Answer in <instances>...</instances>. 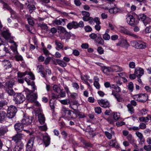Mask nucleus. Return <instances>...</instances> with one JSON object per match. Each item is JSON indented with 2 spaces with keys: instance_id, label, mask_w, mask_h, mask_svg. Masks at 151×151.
I'll return each instance as SVG.
<instances>
[{
  "instance_id": "nucleus-1",
  "label": "nucleus",
  "mask_w": 151,
  "mask_h": 151,
  "mask_svg": "<svg viewBox=\"0 0 151 151\" xmlns=\"http://www.w3.org/2000/svg\"><path fill=\"white\" fill-rule=\"evenodd\" d=\"M34 91L35 90H30L27 88H26L22 93H16L14 95L13 98L15 104H20L26 99L28 102H34L37 98V94L34 93Z\"/></svg>"
},
{
  "instance_id": "nucleus-2",
  "label": "nucleus",
  "mask_w": 151,
  "mask_h": 151,
  "mask_svg": "<svg viewBox=\"0 0 151 151\" xmlns=\"http://www.w3.org/2000/svg\"><path fill=\"white\" fill-rule=\"evenodd\" d=\"M3 27L1 23V35L3 37L5 40V43L3 44V42L1 40V45L3 44L4 45H8V41L9 40L12 36H11V33L8 28L6 27H4L2 29H1Z\"/></svg>"
},
{
  "instance_id": "nucleus-3",
  "label": "nucleus",
  "mask_w": 151,
  "mask_h": 151,
  "mask_svg": "<svg viewBox=\"0 0 151 151\" xmlns=\"http://www.w3.org/2000/svg\"><path fill=\"white\" fill-rule=\"evenodd\" d=\"M14 84V82L11 80L7 81L4 85L1 82V88H4L9 95L14 96L16 93L12 88Z\"/></svg>"
},
{
  "instance_id": "nucleus-4",
  "label": "nucleus",
  "mask_w": 151,
  "mask_h": 151,
  "mask_svg": "<svg viewBox=\"0 0 151 151\" xmlns=\"http://www.w3.org/2000/svg\"><path fill=\"white\" fill-rule=\"evenodd\" d=\"M130 43L132 47L137 49H145L147 47L146 43L141 40L132 41Z\"/></svg>"
},
{
  "instance_id": "nucleus-5",
  "label": "nucleus",
  "mask_w": 151,
  "mask_h": 151,
  "mask_svg": "<svg viewBox=\"0 0 151 151\" xmlns=\"http://www.w3.org/2000/svg\"><path fill=\"white\" fill-rule=\"evenodd\" d=\"M62 114L63 116L68 119L76 118L75 112L70 110L67 109L66 108L64 109L62 111Z\"/></svg>"
},
{
  "instance_id": "nucleus-6",
  "label": "nucleus",
  "mask_w": 151,
  "mask_h": 151,
  "mask_svg": "<svg viewBox=\"0 0 151 151\" xmlns=\"http://www.w3.org/2000/svg\"><path fill=\"white\" fill-rule=\"evenodd\" d=\"M89 37L92 39H95V42L98 44L101 45L104 44V41L100 34H99L97 36V34L92 33L89 35Z\"/></svg>"
},
{
  "instance_id": "nucleus-7",
  "label": "nucleus",
  "mask_w": 151,
  "mask_h": 151,
  "mask_svg": "<svg viewBox=\"0 0 151 151\" xmlns=\"http://www.w3.org/2000/svg\"><path fill=\"white\" fill-rule=\"evenodd\" d=\"M8 118L11 119L14 117L17 111V108L14 106L11 105L8 107L7 110Z\"/></svg>"
},
{
  "instance_id": "nucleus-8",
  "label": "nucleus",
  "mask_w": 151,
  "mask_h": 151,
  "mask_svg": "<svg viewBox=\"0 0 151 151\" xmlns=\"http://www.w3.org/2000/svg\"><path fill=\"white\" fill-rule=\"evenodd\" d=\"M134 99L137 98L136 100L140 102L144 103L147 100L148 96L146 93H140L134 96Z\"/></svg>"
},
{
  "instance_id": "nucleus-9",
  "label": "nucleus",
  "mask_w": 151,
  "mask_h": 151,
  "mask_svg": "<svg viewBox=\"0 0 151 151\" xmlns=\"http://www.w3.org/2000/svg\"><path fill=\"white\" fill-rule=\"evenodd\" d=\"M34 117L32 116H30L26 114H24L23 118L22 119L21 122L24 125L27 126L30 124L32 121Z\"/></svg>"
},
{
  "instance_id": "nucleus-10",
  "label": "nucleus",
  "mask_w": 151,
  "mask_h": 151,
  "mask_svg": "<svg viewBox=\"0 0 151 151\" xmlns=\"http://www.w3.org/2000/svg\"><path fill=\"white\" fill-rule=\"evenodd\" d=\"M3 95V93H1V110H5L6 111L8 107L7 105L8 102L6 100H5L3 98H2Z\"/></svg>"
},
{
  "instance_id": "nucleus-11",
  "label": "nucleus",
  "mask_w": 151,
  "mask_h": 151,
  "mask_svg": "<svg viewBox=\"0 0 151 151\" xmlns=\"http://www.w3.org/2000/svg\"><path fill=\"white\" fill-rule=\"evenodd\" d=\"M24 144L22 141H18L15 143V145L13 149L14 151H23Z\"/></svg>"
},
{
  "instance_id": "nucleus-12",
  "label": "nucleus",
  "mask_w": 151,
  "mask_h": 151,
  "mask_svg": "<svg viewBox=\"0 0 151 151\" xmlns=\"http://www.w3.org/2000/svg\"><path fill=\"white\" fill-rule=\"evenodd\" d=\"M98 103L101 107L104 108H109L110 107V103L106 99L98 100Z\"/></svg>"
},
{
  "instance_id": "nucleus-13",
  "label": "nucleus",
  "mask_w": 151,
  "mask_h": 151,
  "mask_svg": "<svg viewBox=\"0 0 151 151\" xmlns=\"http://www.w3.org/2000/svg\"><path fill=\"white\" fill-rule=\"evenodd\" d=\"M53 64L55 65H57L58 64L60 66L64 67L67 66V63L62 60L59 59H56V61L55 60V59L53 57L51 58Z\"/></svg>"
},
{
  "instance_id": "nucleus-14",
  "label": "nucleus",
  "mask_w": 151,
  "mask_h": 151,
  "mask_svg": "<svg viewBox=\"0 0 151 151\" xmlns=\"http://www.w3.org/2000/svg\"><path fill=\"white\" fill-rule=\"evenodd\" d=\"M24 126L21 122H17L15 124L14 128L17 132L22 133L23 130Z\"/></svg>"
},
{
  "instance_id": "nucleus-15",
  "label": "nucleus",
  "mask_w": 151,
  "mask_h": 151,
  "mask_svg": "<svg viewBox=\"0 0 151 151\" xmlns=\"http://www.w3.org/2000/svg\"><path fill=\"white\" fill-rule=\"evenodd\" d=\"M134 13H135L134 12H133L132 15H129L127 18H126L127 23L131 26L134 25L135 22V19L134 17L136 16H134Z\"/></svg>"
},
{
  "instance_id": "nucleus-16",
  "label": "nucleus",
  "mask_w": 151,
  "mask_h": 151,
  "mask_svg": "<svg viewBox=\"0 0 151 151\" xmlns=\"http://www.w3.org/2000/svg\"><path fill=\"white\" fill-rule=\"evenodd\" d=\"M134 16H136V17H137V19L139 20H140L141 19L142 21L143 22H144L145 21V22H144V23L145 26L149 23V22L146 21H147L146 16L144 14H140L138 16L135 13H134Z\"/></svg>"
},
{
  "instance_id": "nucleus-17",
  "label": "nucleus",
  "mask_w": 151,
  "mask_h": 151,
  "mask_svg": "<svg viewBox=\"0 0 151 151\" xmlns=\"http://www.w3.org/2000/svg\"><path fill=\"white\" fill-rule=\"evenodd\" d=\"M0 2L1 4L3 5V9H6L8 10L11 15H14L15 14V12L9 6L7 3L4 2L1 0Z\"/></svg>"
},
{
  "instance_id": "nucleus-18",
  "label": "nucleus",
  "mask_w": 151,
  "mask_h": 151,
  "mask_svg": "<svg viewBox=\"0 0 151 151\" xmlns=\"http://www.w3.org/2000/svg\"><path fill=\"white\" fill-rule=\"evenodd\" d=\"M23 134L22 133L17 132V134L14 136L12 137V140L14 141L15 143H17L18 141H22Z\"/></svg>"
},
{
  "instance_id": "nucleus-19",
  "label": "nucleus",
  "mask_w": 151,
  "mask_h": 151,
  "mask_svg": "<svg viewBox=\"0 0 151 151\" xmlns=\"http://www.w3.org/2000/svg\"><path fill=\"white\" fill-rule=\"evenodd\" d=\"M101 70L104 74L107 76H110L112 74L111 67L105 66H101Z\"/></svg>"
},
{
  "instance_id": "nucleus-20",
  "label": "nucleus",
  "mask_w": 151,
  "mask_h": 151,
  "mask_svg": "<svg viewBox=\"0 0 151 151\" xmlns=\"http://www.w3.org/2000/svg\"><path fill=\"white\" fill-rule=\"evenodd\" d=\"M144 70L141 68H135L134 73L136 76L141 77L144 74Z\"/></svg>"
},
{
  "instance_id": "nucleus-21",
  "label": "nucleus",
  "mask_w": 151,
  "mask_h": 151,
  "mask_svg": "<svg viewBox=\"0 0 151 151\" xmlns=\"http://www.w3.org/2000/svg\"><path fill=\"white\" fill-rule=\"evenodd\" d=\"M1 61H2V65L4 68L5 69H7L12 67L11 63L9 60L4 59L3 60H1Z\"/></svg>"
},
{
  "instance_id": "nucleus-22",
  "label": "nucleus",
  "mask_w": 151,
  "mask_h": 151,
  "mask_svg": "<svg viewBox=\"0 0 151 151\" xmlns=\"http://www.w3.org/2000/svg\"><path fill=\"white\" fill-rule=\"evenodd\" d=\"M77 22L73 21L68 23L67 25V27L69 30H71L73 28L76 29L77 28Z\"/></svg>"
},
{
  "instance_id": "nucleus-23",
  "label": "nucleus",
  "mask_w": 151,
  "mask_h": 151,
  "mask_svg": "<svg viewBox=\"0 0 151 151\" xmlns=\"http://www.w3.org/2000/svg\"><path fill=\"white\" fill-rule=\"evenodd\" d=\"M6 111H1V123H4L5 122L7 117L8 118V114H7Z\"/></svg>"
},
{
  "instance_id": "nucleus-24",
  "label": "nucleus",
  "mask_w": 151,
  "mask_h": 151,
  "mask_svg": "<svg viewBox=\"0 0 151 151\" xmlns=\"http://www.w3.org/2000/svg\"><path fill=\"white\" fill-rule=\"evenodd\" d=\"M43 141L45 147L48 146L50 144V138L48 136H45L43 137Z\"/></svg>"
},
{
  "instance_id": "nucleus-25",
  "label": "nucleus",
  "mask_w": 151,
  "mask_h": 151,
  "mask_svg": "<svg viewBox=\"0 0 151 151\" xmlns=\"http://www.w3.org/2000/svg\"><path fill=\"white\" fill-rule=\"evenodd\" d=\"M122 75V73H117L116 76H115L114 78V79H116L118 80L117 81H116L117 83L116 85L119 86H120L122 84V82L121 81V77Z\"/></svg>"
},
{
  "instance_id": "nucleus-26",
  "label": "nucleus",
  "mask_w": 151,
  "mask_h": 151,
  "mask_svg": "<svg viewBox=\"0 0 151 151\" xmlns=\"http://www.w3.org/2000/svg\"><path fill=\"white\" fill-rule=\"evenodd\" d=\"M66 19L60 18L59 19H56L53 21L52 22L53 24L56 25H60L63 22L65 23V20H67Z\"/></svg>"
},
{
  "instance_id": "nucleus-27",
  "label": "nucleus",
  "mask_w": 151,
  "mask_h": 151,
  "mask_svg": "<svg viewBox=\"0 0 151 151\" xmlns=\"http://www.w3.org/2000/svg\"><path fill=\"white\" fill-rule=\"evenodd\" d=\"M28 3H29L28 2ZM27 8L29 9V13L30 14H32L33 11H35L36 9V7L33 4H31V3H28V4L27 6Z\"/></svg>"
},
{
  "instance_id": "nucleus-28",
  "label": "nucleus",
  "mask_w": 151,
  "mask_h": 151,
  "mask_svg": "<svg viewBox=\"0 0 151 151\" xmlns=\"http://www.w3.org/2000/svg\"><path fill=\"white\" fill-rule=\"evenodd\" d=\"M122 47L126 49H127L128 47L130 46V44L126 39H123L122 41Z\"/></svg>"
},
{
  "instance_id": "nucleus-29",
  "label": "nucleus",
  "mask_w": 151,
  "mask_h": 151,
  "mask_svg": "<svg viewBox=\"0 0 151 151\" xmlns=\"http://www.w3.org/2000/svg\"><path fill=\"white\" fill-rule=\"evenodd\" d=\"M8 131L7 126L1 125V136L4 135Z\"/></svg>"
},
{
  "instance_id": "nucleus-30",
  "label": "nucleus",
  "mask_w": 151,
  "mask_h": 151,
  "mask_svg": "<svg viewBox=\"0 0 151 151\" xmlns=\"http://www.w3.org/2000/svg\"><path fill=\"white\" fill-rule=\"evenodd\" d=\"M111 69L112 73L113 72H116L121 71L122 70V68L119 66L117 65H115L112 66L111 67Z\"/></svg>"
},
{
  "instance_id": "nucleus-31",
  "label": "nucleus",
  "mask_w": 151,
  "mask_h": 151,
  "mask_svg": "<svg viewBox=\"0 0 151 151\" xmlns=\"http://www.w3.org/2000/svg\"><path fill=\"white\" fill-rule=\"evenodd\" d=\"M119 32L122 33L129 35L130 31L124 28V27L121 26Z\"/></svg>"
},
{
  "instance_id": "nucleus-32",
  "label": "nucleus",
  "mask_w": 151,
  "mask_h": 151,
  "mask_svg": "<svg viewBox=\"0 0 151 151\" xmlns=\"http://www.w3.org/2000/svg\"><path fill=\"white\" fill-rule=\"evenodd\" d=\"M119 32L122 33L129 35L130 31L124 28V27L121 26Z\"/></svg>"
},
{
  "instance_id": "nucleus-33",
  "label": "nucleus",
  "mask_w": 151,
  "mask_h": 151,
  "mask_svg": "<svg viewBox=\"0 0 151 151\" xmlns=\"http://www.w3.org/2000/svg\"><path fill=\"white\" fill-rule=\"evenodd\" d=\"M81 142L85 145L83 147L84 148H87L88 147H93V145L91 144L89 142H87L86 140L84 139L82 140Z\"/></svg>"
},
{
  "instance_id": "nucleus-34",
  "label": "nucleus",
  "mask_w": 151,
  "mask_h": 151,
  "mask_svg": "<svg viewBox=\"0 0 151 151\" xmlns=\"http://www.w3.org/2000/svg\"><path fill=\"white\" fill-rule=\"evenodd\" d=\"M76 116V118L78 116L80 118H83L86 117V116L83 113L80 112L79 111L75 112Z\"/></svg>"
},
{
  "instance_id": "nucleus-35",
  "label": "nucleus",
  "mask_w": 151,
  "mask_h": 151,
  "mask_svg": "<svg viewBox=\"0 0 151 151\" xmlns=\"http://www.w3.org/2000/svg\"><path fill=\"white\" fill-rule=\"evenodd\" d=\"M35 137L34 136L31 137L28 140L26 145H30L33 147Z\"/></svg>"
},
{
  "instance_id": "nucleus-36",
  "label": "nucleus",
  "mask_w": 151,
  "mask_h": 151,
  "mask_svg": "<svg viewBox=\"0 0 151 151\" xmlns=\"http://www.w3.org/2000/svg\"><path fill=\"white\" fill-rule=\"evenodd\" d=\"M27 73L28 72L27 71H26L24 72H21L20 71H19L17 73V77L22 78L23 77L25 76L27 74Z\"/></svg>"
},
{
  "instance_id": "nucleus-37",
  "label": "nucleus",
  "mask_w": 151,
  "mask_h": 151,
  "mask_svg": "<svg viewBox=\"0 0 151 151\" xmlns=\"http://www.w3.org/2000/svg\"><path fill=\"white\" fill-rule=\"evenodd\" d=\"M49 105L52 111H54L55 108L54 101L52 99H50L49 102Z\"/></svg>"
},
{
  "instance_id": "nucleus-38",
  "label": "nucleus",
  "mask_w": 151,
  "mask_h": 151,
  "mask_svg": "<svg viewBox=\"0 0 151 151\" xmlns=\"http://www.w3.org/2000/svg\"><path fill=\"white\" fill-rule=\"evenodd\" d=\"M111 116H113V119L116 121L118 120L120 117V116L117 115V113H115L114 112L112 113V114H111Z\"/></svg>"
},
{
  "instance_id": "nucleus-39",
  "label": "nucleus",
  "mask_w": 151,
  "mask_h": 151,
  "mask_svg": "<svg viewBox=\"0 0 151 151\" xmlns=\"http://www.w3.org/2000/svg\"><path fill=\"white\" fill-rule=\"evenodd\" d=\"M53 88V90L56 92L58 93L60 91V88L57 85L55 84L54 85Z\"/></svg>"
},
{
  "instance_id": "nucleus-40",
  "label": "nucleus",
  "mask_w": 151,
  "mask_h": 151,
  "mask_svg": "<svg viewBox=\"0 0 151 151\" xmlns=\"http://www.w3.org/2000/svg\"><path fill=\"white\" fill-rule=\"evenodd\" d=\"M127 107L128 108L129 111L130 112V113L131 114L134 112L133 107L130 104H128L127 105Z\"/></svg>"
},
{
  "instance_id": "nucleus-41",
  "label": "nucleus",
  "mask_w": 151,
  "mask_h": 151,
  "mask_svg": "<svg viewBox=\"0 0 151 151\" xmlns=\"http://www.w3.org/2000/svg\"><path fill=\"white\" fill-rule=\"evenodd\" d=\"M134 88L133 84L132 82H129L128 85V89L130 92H132L133 91Z\"/></svg>"
},
{
  "instance_id": "nucleus-42",
  "label": "nucleus",
  "mask_w": 151,
  "mask_h": 151,
  "mask_svg": "<svg viewBox=\"0 0 151 151\" xmlns=\"http://www.w3.org/2000/svg\"><path fill=\"white\" fill-rule=\"evenodd\" d=\"M65 36L68 39H69L70 38L71 36H73V37L75 36V35L72 33H70V32H68L66 31L64 34Z\"/></svg>"
},
{
  "instance_id": "nucleus-43",
  "label": "nucleus",
  "mask_w": 151,
  "mask_h": 151,
  "mask_svg": "<svg viewBox=\"0 0 151 151\" xmlns=\"http://www.w3.org/2000/svg\"><path fill=\"white\" fill-rule=\"evenodd\" d=\"M58 29L60 31V33L63 34H64L67 31L65 28L62 26H58Z\"/></svg>"
},
{
  "instance_id": "nucleus-44",
  "label": "nucleus",
  "mask_w": 151,
  "mask_h": 151,
  "mask_svg": "<svg viewBox=\"0 0 151 151\" xmlns=\"http://www.w3.org/2000/svg\"><path fill=\"white\" fill-rule=\"evenodd\" d=\"M60 102L62 104L64 105H67L70 104V101L69 99L61 100Z\"/></svg>"
},
{
  "instance_id": "nucleus-45",
  "label": "nucleus",
  "mask_w": 151,
  "mask_h": 151,
  "mask_svg": "<svg viewBox=\"0 0 151 151\" xmlns=\"http://www.w3.org/2000/svg\"><path fill=\"white\" fill-rule=\"evenodd\" d=\"M1 150L4 151H7L8 150V148L5 145H4L3 143L1 141Z\"/></svg>"
},
{
  "instance_id": "nucleus-46",
  "label": "nucleus",
  "mask_w": 151,
  "mask_h": 151,
  "mask_svg": "<svg viewBox=\"0 0 151 151\" xmlns=\"http://www.w3.org/2000/svg\"><path fill=\"white\" fill-rule=\"evenodd\" d=\"M106 120L110 124L112 125L114 124V122H116V121H115L113 119H112L110 117H109L107 118L106 119Z\"/></svg>"
},
{
  "instance_id": "nucleus-47",
  "label": "nucleus",
  "mask_w": 151,
  "mask_h": 151,
  "mask_svg": "<svg viewBox=\"0 0 151 151\" xmlns=\"http://www.w3.org/2000/svg\"><path fill=\"white\" fill-rule=\"evenodd\" d=\"M15 38L14 37H11V38L8 41V42H9L10 43L13 44V45L15 47H17V45L15 42L14 41V38Z\"/></svg>"
},
{
  "instance_id": "nucleus-48",
  "label": "nucleus",
  "mask_w": 151,
  "mask_h": 151,
  "mask_svg": "<svg viewBox=\"0 0 151 151\" xmlns=\"http://www.w3.org/2000/svg\"><path fill=\"white\" fill-rule=\"evenodd\" d=\"M103 38L106 40H108L110 39V36L109 35L106 33H105L103 35Z\"/></svg>"
},
{
  "instance_id": "nucleus-49",
  "label": "nucleus",
  "mask_w": 151,
  "mask_h": 151,
  "mask_svg": "<svg viewBox=\"0 0 151 151\" xmlns=\"http://www.w3.org/2000/svg\"><path fill=\"white\" fill-rule=\"evenodd\" d=\"M84 29L86 32H91L92 30V28L89 25L85 26L84 27Z\"/></svg>"
},
{
  "instance_id": "nucleus-50",
  "label": "nucleus",
  "mask_w": 151,
  "mask_h": 151,
  "mask_svg": "<svg viewBox=\"0 0 151 151\" xmlns=\"http://www.w3.org/2000/svg\"><path fill=\"white\" fill-rule=\"evenodd\" d=\"M81 12L82 15L84 16L83 17H90V13L88 12L83 11Z\"/></svg>"
},
{
  "instance_id": "nucleus-51",
  "label": "nucleus",
  "mask_w": 151,
  "mask_h": 151,
  "mask_svg": "<svg viewBox=\"0 0 151 151\" xmlns=\"http://www.w3.org/2000/svg\"><path fill=\"white\" fill-rule=\"evenodd\" d=\"M70 108L73 109L74 112H77V111H78V106H77L70 104Z\"/></svg>"
},
{
  "instance_id": "nucleus-52",
  "label": "nucleus",
  "mask_w": 151,
  "mask_h": 151,
  "mask_svg": "<svg viewBox=\"0 0 151 151\" xmlns=\"http://www.w3.org/2000/svg\"><path fill=\"white\" fill-rule=\"evenodd\" d=\"M51 59V58L50 57L48 56L46 58L45 60H44V63L46 65H48L50 61V60Z\"/></svg>"
},
{
  "instance_id": "nucleus-53",
  "label": "nucleus",
  "mask_w": 151,
  "mask_h": 151,
  "mask_svg": "<svg viewBox=\"0 0 151 151\" xmlns=\"http://www.w3.org/2000/svg\"><path fill=\"white\" fill-rule=\"evenodd\" d=\"M95 111L98 114H100L101 112V109L100 107L97 106L95 108Z\"/></svg>"
},
{
  "instance_id": "nucleus-54",
  "label": "nucleus",
  "mask_w": 151,
  "mask_h": 151,
  "mask_svg": "<svg viewBox=\"0 0 151 151\" xmlns=\"http://www.w3.org/2000/svg\"><path fill=\"white\" fill-rule=\"evenodd\" d=\"M43 52L46 56L50 55V53L46 48H44L43 49Z\"/></svg>"
},
{
  "instance_id": "nucleus-55",
  "label": "nucleus",
  "mask_w": 151,
  "mask_h": 151,
  "mask_svg": "<svg viewBox=\"0 0 151 151\" xmlns=\"http://www.w3.org/2000/svg\"><path fill=\"white\" fill-rule=\"evenodd\" d=\"M15 58L16 60L17 61H22L23 60L22 57L21 55H16L15 56Z\"/></svg>"
},
{
  "instance_id": "nucleus-56",
  "label": "nucleus",
  "mask_w": 151,
  "mask_h": 151,
  "mask_svg": "<svg viewBox=\"0 0 151 151\" xmlns=\"http://www.w3.org/2000/svg\"><path fill=\"white\" fill-rule=\"evenodd\" d=\"M97 51L101 55L104 53V50L101 47H98Z\"/></svg>"
},
{
  "instance_id": "nucleus-57",
  "label": "nucleus",
  "mask_w": 151,
  "mask_h": 151,
  "mask_svg": "<svg viewBox=\"0 0 151 151\" xmlns=\"http://www.w3.org/2000/svg\"><path fill=\"white\" fill-rule=\"evenodd\" d=\"M27 21L29 24L33 26L34 24V21L30 17H28L27 18Z\"/></svg>"
},
{
  "instance_id": "nucleus-58",
  "label": "nucleus",
  "mask_w": 151,
  "mask_h": 151,
  "mask_svg": "<svg viewBox=\"0 0 151 151\" xmlns=\"http://www.w3.org/2000/svg\"><path fill=\"white\" fill-rule=\"evenodd\" d=\"M145 33L146 34L151 32V26L147 27L145 29Z\"/></svg>"
},
{
  "instance_id": "nucleus-59",
  "label": "nucleus",
  "mask_w": 151,
  "mask_h": 151,
  "mask_svg": "<svg viewBox=\"0 0 151 151\" xmlns=\"http://www.w3.org/2000/svg\"><path fill=\"white\" fill-rule=\"evenodd\" d=\"M144 148L147 151H150L151 150V145H145Z\"/></svg>"
},
{
  "instance_id": "nucleus-60",
  "label": "nucleus",
  "mask_w": 151,
  "mask_h": 151,
  "mask_svg": "<svg viewBox=\"0 0 151 151\" xmlns=\"http://www.w3.org/2000/svg\"><path fill=\"white\" fill-rule=\"evenodd\" d=\"M59 95H57L55 94L52 93V99H52L54 100L55 99H58L59 98Z\"/></svg>"
},
{
  "instance_id": "nucleus-61",
  "label": "nucleus",
  "mask_w": 151,
  "mask_h": 151,
  "mask_svg": "<svg viewBox=\"0 0 151 151\" xmlns=\"http://www.w3.org/2000/svg\"><path fill=\"white\" fill-rule=\"evenodd\" d=\"M129 141L130 143L132 144L133 146L137 147V144L135 143V140L133 137L131 139V140H129Z\"/></svg>"
},
{
  "instance_id": "nucleus-62",
  "label": "nucleus",
  "mask_w": 151,
  "mask_h": 151,
  "mask_svg": "<svg viewBox=\"0 0 151 151\" xmlns=\"http://www.w3.org/2000/svg\"><path fill=\"white\" fill-rule=\"evenodd\" d=\"M39 129H41L42 131H45L47 130V127L46 125H44L42 126H40L39 127Z\"/></svg>"
},
{
  "instance_id": "nucleus-63",
  "label": "nucleus",
  "mask_w": 151,
  "mask_h": 151,
  "mask_svg": "<svg viewBox=\"0 0 151 151\" xmlns=\"http://www.w3.org/2000/svg\"><path fill=\"white\" fill-rule=\"evenodd\" d=\"M129 65L130 68L133 69L135 67V64L134 62H130L129 64Z\"/></svg>"
},
{
  "instance_id": "nucleus-64",
  "label": "nucleus",
  "mask_w": 151,
  "mask_h": 151,
  "mask_svg": "<svg viewBox=\"0 0 151 151\" xmlns=\"http://www.w3.org/2000/svg\"><path fill=\"white\" fill-rule=\"evenodd\" d=\"M72 86L73 88L78 90L79 88V86L77 83L74 82L73 83Z\"/></svg>"
}]
</instances>
